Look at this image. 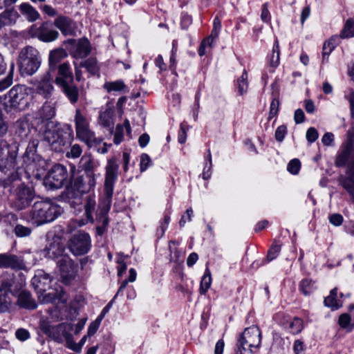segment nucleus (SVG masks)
Wrapping results in <instances>:
<instances>
[{"label": "nucleus", "instance_id": "obj_1", "mask_svg": "<svg viewBox=\"0 0 354 354\" xmlns=\"http://www.w3.org/2000/svg\"><path fill=\"white\" fill-rule=\"evenodd\" d=\"M73 130L68 125L61 127L59 124L48 122L41 136L52 150L57 152L63 151L64 147L73 140Z\"/></svg>", "mask_w": 354, "mask_h": 354}, {"label": "nucleus", "instance_id": "obj_2", "mask_svg": "<svg viewBox=\"0 0 354 354\" xmlns=\"http://www.w3.org/2000/svg\"><path fill=\"white\" fill-rule=\"evenodd\" d=\"M61 214L59 205L48 201H38L34 203L29 216L33 223L40 225L54 221Z\"/></svg>", "mask_w": 354, "mask_h": 354}, {"label": "nucleus", "instance_id": "obj_3", "mask_svg": "<svg viewBox=\"0 0 354 354\" xmlns=\"http://www.w3.org/2000/svg\"><path fill=\"white\" fill-rule=\"evenodd\" d=\"M58 76L55 78V83L59 86L71 102H75L78 98V91L73 84V75L68 63L61 64L57 67Z\"/></svg>", "mask_w": 354, "mask_h": 354}, {"label": "nucleus", "instance_id": "obj_4", "mask_svg": "<svg viewBox=\"0 0 354 354\" xmlns=\"http://www.w3.org/2000/svg\"><path fill=\"white\" fill-rule=\"evenodd\" d=\"M18 64L22 75H33L41 64L38 50L32 46H26L21 49L19 55Z\"/></svg>", "mask_w": 354, "mask_h": 354}, {"label": "nucleus", "instance_id": "obj_5", "mask_svg": "<svg viewBox=\"0 0 354 354\" xmlns=\"http://www.w3.org/2000/svg\"><path fill=\"white\" fill-rule=\"evenodd\" d=\"M95 185L91 176L80 175L73 178L65 194L68 199H80L83 194L88 192Z\"/></svg>", "mask_w": 354, "mask_h": 354}, {"label": "nucleus", "instance_id": "obj_6", "mask_svg": "<svg viewBox=\"0 0 354 354\" xmlns=\"http://www.w3.org/2000/svg\"><path fill=\"white\" fill-rule=\"evenodd\" d=\"M76 136L87 145L100 144L102 139L96 138L95 133L91 130L88 119L81 112H76L75 117Z\"/></svg>", "mask_w": 354, "mask_h": 354}, {"label": "nucleus", "instance_id": "obj_7", "mask_svg": "<svg viewBox=\"0 0 354 354\" xmlns=\"http://www.w3.org/2000/svg\"><path fill=\"white\" fill-rule=\"evenodd\" d=\"M261 331L257 326L245 329L240 336L236 346V354H243V351L249 350L252 352V348H258L261 344Z\"/></svg>", "mask_w": 354, "mask_h": 354}, {"label": "nucleus", "instance_id": "obj_8", "mask_svg": "<svg viewBox=\"0 0 354 354\" xmlns=\"http://www.w3.org/2000/svg\"><path fill=\"white\" fill-rule=\"evenodd\" d=\"M67 248L75 256L86 254L91 248L90 235L85 232H77L68 239Z\"/></svg>", "mask_w": 354, "mask_h": 354}, {"label": "nucleus", "instance_id": "obj_9", "mask_svg": "<svg viewBox=\"0 0 354 354\" xmlns=\"http://www.w3.org/2000/svg\"><path fill=\"white\" fill-rule=\"evenodd\" d=\"M12 205L14 208L21 210L28 207L35 197L34 189L24 183L19 185L15 190Z\"/></svg>", "mask_w": 354, "mask_h": 354}, {"label": "nucleus", "instance_id": "obj_10", "mask_svg": "<svg viewBox=\"0 0 354 354\" xmlns=\"http://www.w3.org/2000/svg\"><path fill=\"white\" fill-rule=\"evenodd\" d=\"M26 97V88L24 86L17 85L13 86L3 100L5 109H24L20 106L25 104Z\"/></svg>", "mask_w": 354, "mask_h": 354}, {"label": "nucleus", "instance_id": "obj_11", "mask_svg": "<svg viewBox=\"0 0 354 354\" xmlns=\"http://www.w3.org/2000/svg\"><path fill=\"white\" fill-rule=\"evenodd\" d=\"M62 281L68 285L76 277L77 268L73 259L67 254L57 261Z\"/></svg>", "mask_w": 354, "mask_h": 354}, {"label": "nucleus", "instance_id": "obj_12", "mask_svg": "<svg viewBox=\"0 0 354 354\" xmlns=\"http://www.w3.org/2000/svg\"><path fill=\"white\" fill-rule=\"evenodd\" d=\"M16 152L10 150L9 144L3 140H0V171L6 174L14 170L15 167Z\"/></svg>", "mask_w": 354, "mask_h": 354}, {"label": "nucleus", "instance_id": "obj_13", "mask_svg": "<svg viewBox=\"0 0 354 354\" xmlns=\"http://www.w3.org/2000/svg\"><path fill=\"white\" fill-rule=\"evenodd\" d=\"M68 177L67 171L62 165H54L45 178V184L51 189L61 188Z\"/></svg>", "mask_w": 354, "mask_h": 354}, {"label": "nucleus", "instance_id": "obj_14", "mask_svg": "<svg viewBox=\"0 0 354 354\" xmlns=\"http://www.w3.org/2000/svg\"><path fill=\"white\" fill-rule=\"evenodd\" d=\"M41 330L56 342L63 343L65 336L72 330V326L65 323L56 326H51L47 323H44L41 325Z\"/></svg>", "mask_w": 354, "mask_h": 354}, {"label": "nucleus", "instance_id": "obj_15", "mask_svg": "<svg viewBox=\"0 0 354 354\" xmlns=\"http://www.w3.org/2000/svg\"><path fill=\"white\" fill-rule=\"evenodd\" d=\"M17 294V290L12 289V283L10 281L3 280L0 286V313H4L10 310L12 305L11 296Z\"/></svg>", "mask_w": 354, "mask_h": 354}, {"label": "nucleus", "instance_id": "obj_16", "mask_svg": "<svg viewBox=\"0 0 354 354\" xmlns=\"http://www.w3.org/2000/svg\"><path fill=\"white\" fill-rule=\"evenodd\" d=\"M118 165L114 160L109 161L106 167V178L104 181V194L108 203L111 202L113 196V185L116 178Z\"/></svg>", "mask_w": 354, "mask_h": 354}, {"label": "nucleus", "instance_id": "obj_17", "mask_svg": "<svg viewBox=\"0 0 354 354\" xmlns=\"http://www.w3.org/2000/svg\"><path fill=\"white\" fill-rule=\"evenodd\" d=\"M0 268L18 271L26 269L24 258L12 253L0 254Z\"/></svg>", "mask_w": 354, "mask_h": 354}, {"label": "nucleus", "instance_id": "obj_18", "mask_svg": "<svg viewBox=\"0 0 354 354\" xmlns=\"http://www.w3.org/2000/svg\"><path fill=\"white\" fill-rule=\"evenodd\" d=\"M37 299L41 304H50L53 303L56 300H59L62 303L66 301V297L65 292L59 288H49L46 290H42L37 292Z\"/></svg>", "mask_w": 354, "mask_h": 354}, {"label": "nucleus", "instance_id": "obj_19", "mask_svg": "<svg viewBox=\"0 0 354 354\" xmlns=\"http://www.w3.org/2000/svg\"><path fill=\"white\" fill-rule=\"evenodd\" d=\"M64 245L60 239L58 237H55L47 243L43 250V253L46 258L57 259L66 255L64 254Z\"/></svg>", "mask_w": 354, "mask_h": 354}, {"label": "nucleus", "instance_id": "obj_20", "mask_svg": "<svg viewBox=\"0 0 354 354\" xmlns=\"http://www.w3.org/2000/svg\"><path fill=\"white\" fill-rule=\"evenodd\" d=\"M54 26L58 28L64 36H75L77 31L76 23L66 16H59L54 21Z\"/></svg>", "mask_w": 354, "mask_h": 354}, {"label": "nucleus", "instance_id": "obj_21", "mask_svg": "<svg viewBox=\"0 0 354 354\" xmlns=\"http://www.w3.org/2000/svg\"><path fill=\"white\" fill-rule=\"evenodd\" d=\"M348 138L347 142L344 145L342 150L337 156L335 160V165L337 167L345 166L346 163L348 160L351 153L353 152L354 149V140L353 139V137L354 136V133L351 131H348Z\"/></svg>", "mask_w": 354, "mask_h": 354}, {"label": "nucleus", "instance_id": "obj_22", "mask_svg": "<svg viewBox=\"0 0 354 354\" xmlns=\"http://www.w3.org/2000/svg\"><path fill=\"white\" fill-rule=\"evenodd\" d=\"M71 55L75 59H82L88 56L91 50L88 40L86 38L79 39L73 48L68 49Z\"/></svg>", "mask_w": 354, "mask_h": 354}, {"label": "nucleus", "instance_id": "obj_23", "mask_svg": "<svg viewBox=\"0 0 354 354\" xmlns=\"http://www.w3.org/2000/svg\"><path fill=\"white\" fill-rule=\"evenodd\" d=\"M52 281L50 275L42 270H39L31 280L32 285L37 292L46 290L50 288V283Z\"/></svg>", "mask_w": 354, "mask_h": 354}, {"label": "nucleus", "instance_id": "obj_24", "mask_svg": "<svg viewBox=\"0 0 354 354\" xmlns=\"http://www.w3.org/2000/svg\"><path fill=\"white\" fill-rule=\"evenodd\" d=\"M17 297V304L23 308L33 310L37 306L35 300L32 297L30 292L21 290L19 292L17 291L15 295Z\"/></svg>", "mask_w": 354, "mask_h": 354}, {"label": "nucleus", "instance_id": "obj_25", "mask_svg": "<svg viewBox=\"0 0 354 354\" xmlns=\"http://www.w3.org/2000/svg\"><path fill=\"white\" fill-rule=\"evenodd\" d=\"M19 17L18 12L13 8L5 10L0 14V29L14 25Z\"/></svg>", "mask_w": 354, "mask_h": 354}, {"label": "nucleus", "instance_id": "obj_26", "mask_svg": "<svg viewBox=\"0 0 354 354\" xmlns=\"http://www.w3.org/2000/svg\"><path fill=\"white\" fill-rule=\"evenodd\" d=\"M21 14L29 22H34L40 18L39 12L29 3H22L19 6Z\"/></svg>", "mask_w": 354, "mask_h": 354}, {"label": "nucleus", "instance_id": "obj_27", "mask_svg": "<svg viewBox=\"0 0 354 354\" xmlns=\"http://www.w3.org/2000/svg\"><path fill=\"white\" fill-rule=\"evenodd\" d=\"M59 32L55 30H48L45 24H43L37 30V37L44 42H50L57 39Z\"/></svg>", "mask_w": 354, "mask_h": 354}, {"label": "nucleus", "instance_id": "obj_28", "mask_svg": "<svg viewBox=\"0 0 354 354\" xmlns=\"http://www.w3.org/2000/svg\"><path fill=\"white\" fill-rule=\"evenodd\" d=\"M53 75L51 72H47L41 78L37 86V89L39 93L44 95L45 96L49 95L53 89L51 84V80Z\"/></svg>", "mask_w": 354, "mask_h": 354}, {"label": "nucleus", "instance_id": "obj_29", "mask_svg": "<svg viewBox=\"0 0 354 354\" xmlns=\"http://www.w3.org/2000/svg\"><path fill=\"white\" fill-rule=\"evenodd\" d=\"M98 123L104 128H106L112 133L115 124L113 112H100L98 117Z\"/></svg>", "mask_w": 354, "mask_h": 354}, {"label": "nucleus", "instance_id": "obj_30", "mask_svg": "<svg viewBox=\"0 0 354 354\" xmlns=\"http://www.w3.org/2000/svg\"><path fill=\"white\" fill-rule=\"evenodd\" d=\"M80 167L84 171L83 175L91 176L93 178H95L93 169L95 165L93 160L90 156H83L80 160Z\"/></svg>", "mask_w": 354, "mask_h": 354}, {"label": "nucleus", "instance_id": "obj_31", "mask_svg": "<svg viewBox=\"0 0 354 354\" xmlns=\"http://www.w3.org/2000/svg\"><path fill=\"white\" fill-rule=\"evenodd\" d=\"M80 67L85 68L91 75H99L100 66L97 59L94 57H90L80 62Z\"/></svg>", "mask_w": 354, "mask_h": 354}, {"label": "nucleus", "instance_id": "obj_32", "mask_svg": "<svg viewBox=\"0 0 354 354\" xmlns=\"http://www.w3.org/2000/svg\"><path fill=\"white\" fill-rule=\"evenodd\" d=\"M338 181L339 184L348 192L354 201V180L340 176Z\"/></svg>", "mask_w": 354, "mask_h": 354}, {"label": "nucleus", "instance_id": "obj_33", "mask_svg": "<svg viewBox=\"0 0 354 354\" xmlns=\"http://www.w3.org/2000/svg\"><path fill=\"white\" fill-rule=\"evenodd\" d=\"M104 88L110 93L112 91H122L126 88V85L122 80L106 82L103 86Z\"/></svg>", "mask_w": 354, "mask_h": 354}, {"label": "nucleus", "instance_id": "obj_34", "mask_svg": "<svg viewBox=\"0 0 354 354\" xmlns=\"http://www.w3.org/2000/svg\"><path fill=\"white\" fill-rule=\"evenodd\" d=\"M95 200L91 196L86 197V201L84 205L85 214L88 221H90L91 222L93 221V213L95 209Z\"/></svg>", "mask_w": 354, "mask_h": 354}, {"label": "nucleus", "instance_id": "obj_35", "mask_svg": "<svg viewBox=\"0 0 354 354\" xmlns=\"http://www.w3.org/2000/svg\"><path fill=\"white\" fill-rule=\"evenodd\" d=\"M105 201L106 204L104 207L102 208V209L100 210V213L97 214V219L98 222L100 223V225L106 228L109 223V218L106 216V215L110 209L111 202L109 203L106 198Z\"/></svg>", "mask_w": 354, "mask_h": 354}, {"label": "nucleus", "instance_id": "obj_36", "mask_svg": "<svg viewBox=\"0 0 354 354\" xmlns=\"http://www.w3.org/2000/svg\"><path fill=\"white\" fill-rule=\"evenodd\" d=\"M212 283V278L210 271L208 268H206L205 274L202 277L200 286V293L205 295L207 290L210 288Z\"/></svg>", "mask_w": 354, "mask_h": 354}, {"label": "nucleus", "instance_id": "obj_37", "mask_svg": "<svg viewBox=\"0 0 354 354\" xmlns=\"http://www.w3.org/2000/svg\"><path fill=\"white\" fill-rule=\"evenodd\" d=\"M67 56V53L63 49H57L50 52L49 55L50 65L57 64L62 58Z\"/></svg>", "mask_w": 354, "mask_h": 354}, {"label": "nucleus", "instance_id": "obj_38", "mask_svg": "<svg viewBox=\"0 0 354 354\" xmlns=\"http://www.w3.org/2000/svg\"><path fill=\"white\" fill-rule=\"evenodd\" d=\"M248 73L244 71L241 76L237 80L238 92L240 95H243L248 91Z\"/></svg>", "mask_w": 354, "mask_h": 354}, {"label": "nucleus", "instance_id": "obj_39", "mask_svg": "<svg viewBox=\"0 0 354 354\" xmlns=\"http://www.w3.org/2000/svg\"><path fill=\"white\" fill-rule=\"evenodd\" d=\"M354 36V20L348 19L345 24L343 30L341 32L340 37L342 38H348Z\"/></svg>", "mask_w": 354, "mask_h": 354}, {"label": "nucleus", "instance_id": "obj_40", "mask_svg": "<svg viewBox=\"0 0 354 354\" xmlns=\"http://www.w3.org/2000/svg\"><path fill=\"white\" fill-rule=\"evenodd\" d=\"M337 288H334L330 291L329 296L326 297L324 299V304L326 306L331 307L333 308L337 309L339 308V305L337 304L336 300L337 297Z\"/></svg>", "mask_w": 354, "mask_h": 354}, {"label": "nucleus", "instance_id": "obj_41", "mask_svg": "<svg viewBox=\"0 0 354 354\" xmlns=\"http://www.w3.org/2000/svg\"><path fill=\"white\" fill-rule=\"evenodd\" d=\"M272 53L273 54L270 60V65L272 67H277L279 64L280 56L279 44L277 39L275 41L273 46Z\"/></svg>", "mask_w": 354, "mask_h": 354}, {"label": "nucleus", "instance_id": "obj_42", "mask_svg": "<svg viewBox=\"0 0 354 354\" xmlns=\"http://www.w3.org/2000/svg\"><path fill=\"white\" fill-rule=\"evenodd\" d=\"M303 328V322L298 317L294 318V319L289 324V329L290 333L292 334H298L301 331Z\"/></svg>", "mask_w": 354, "mask_h": 354}, {"label": "nucleus", "instance_id": "obj_43", "mask_svg": "<svg viewBox=\"0 0 354 354\" xmlns=\"http://www.w3.org/2000/svg\"><path fill=\"white\" fill-rule=\"evenodd\" d=\"M335 48L334 39H330L328 41L325 42L323 46L322 57L323 62L327 61L328 55L333 51Z\"/></svg>", "mask_w": 354, "mask_h": 354}, {"label": "nucleus", "instance_id": "obj_44", "mask_svg": "<svg viewBox=\"0 0 354 354\" xmlns=\"http://www.w3.org/2000/svg\"><path fill=\"white\" fill-rule=\"evenodd\" d=\"M14 232L18 237H26L30 235L32 230L28 227L18 224L15 226Z\"/></svg>", "mask_w": 354, "mask_h": 354}, {"label": "nucleus", "instance_id": "obj_45", "mask_svg": "<svg viewBox=\"0 0 354 354\" xmlns=\"http://www.w3.org/2000/svg\"><path fill=\"white\" fill-rule=\"evenodd\" d=\"M64 340H66L68 348L77 353L80 352V346L73 341V335L71 334L70 331L65 336Z\"/></svg>", "mask_w": 354, "mask_h": 354}, {"label": "nucleus", "instance_id": "obj_46", "mask_svg": "<svg viewBox=\"0 0 354 354\" xmlns=\"http://www.w3.org/2000/svg\"><path fill=\"white\" fill-rule=\"evenodd\" d=\"M300 289L304 295H308L313 289V284L311 280L304 279L300 283Z\"/></svg>", "mask_w": 354, "mask_h": 354}, {"label": "nucleus", "instance_id": "obj_47", "mask_svg": "<svg viewBox=\"0 0 354 354\" xmlns=\"http://www.w3.org/2000/svg\"><path fill=\"white\" fill-rule=\"evenodd\" d=\"M281 250V245L277 244H273L270 247V250L268 252L267 254V260L268 261H272L274 259L277 255L279 254V252Z\"/></svg>", "mask_w": 354, "mask_h": 354}, {"label": "nucleus", "instance_id": "obj_48", "mask_svg": "<svg viewBox=\"0 0 354 354\" xmlns=\"http://www.w3.org/2000/svg\"><path fill=\"white\" fill-rule=\"evenodd\" d=\"M300 162L298 159L292 160L288 165L287 169L292 174H297L300 169Z\"/></svg>", "mask_w": 354, "mask_h": 354}, {"label": "nucleus", "instance_id": "obj_49", "mask_svg": "<svg viewBox=\"0 0 354 354\" xmlns=\"http://www.w3.org/2000/svg\"><path fill=\"white\" fill-rule=\"evenodd\" d=\"M123 125L118 124L114 133L113 142L115 145H119L123 140Z\"/></svg>", "mask_w": 354, "mask_h": 354}, {"label": "nucleus", "instance_id": "obj_50", "mask_svg": "<svg viewBox=\"0 0 354 354\" xmlns=\"http://www.w3.org/2000/svg\"><path fill=\"white\" fill-rule=\"evenodd\" d=\"M151 162V158L147 153H142L140 156V169L142 172L145 171Z\"/></svg>", "mask_w": 354, "mask_h": 354}, {"label": "nucleus", "instance_id": "obj_51", "mask_svg": "<svg viewBox=\"0 0 354 354\" xmlns=\"http://www.w3.org/2000/svg\"><path fill=\"white\" fill-rule=\"evenodd\" d=\"M271 19L270 12L268 10V3H265L262 6V11L261 14V19L265 23H269Z\"/></svg>", "mask_w": 354, "mask_h": 354}, {"label": "nucleus", "instance_id": "obj_52", "mask_svg": "<svg viewBox=\"0 0 354 354\" xmlns=\"http://www.w3.org/2000/svg\"><path fill=\"white\" fill-rule=\"evenodd\" d=\"M101 321L102 319L97 317L94 322L91 323V324L88 326L87 332V335L88 336H92L96 333L100 326Z\"/></svg>", "mask_w": 354, "mask_h": 354}, {"label": "nucleus", "instance_id": "obj_53", "mask_svg": "<svg viewBox=\"0 0 354 354\" xmlns=\"http://www.w3.org/2000/svg\"><path fill=\"white\" fill-rule=\"evenodd\" d=\"M351 322V317L346 314L344 313L341 315L339 317V324L343 328H346L349 326Z\"/></svg>", "mask_w": 354, "mask_h": 354}, {"label": "nucleus", "instance_id": "obj_54", "mask_svg": "<svg viewBox=\"0 0 354 354\" xmlns=\"http://www.w3.org/2000/svg\"><path fill=\"white\" fill-rule=\"evenodd\" d=\"M317 131L313 127L309 128L306 132V139L308 141L310 142H313L317 139Z\"/></svg>", "mask_w": 354, "mask_h": 354}, {"label": "nucleus", "instance_id": "obj_55", "mask_svg": "<svg viewBox=\"0 0 354 354\" xmlns=\"http://www.w3.org/2000/svg\"><path fill=\"white\" fill-rule=\"evenodd\" d=\"M286 126L281 125L275 131L276 140L279 142H281L283 140L285 135L286 134Z\"/></svg>", "mask_w": 354, "mask_h": 354}, {"label": "nucleus", "instance_id": "obj_56", "mask_svg": "<svg viewBox=\"0 0 354 354\" xmlns=\"http://www.w3.org/2000/svg\"><path fill=\"white\" fill-rule=\"evenodd\" d=\"M12 83V75L10 73L6 77L0 80V91L8 88Z\"/></svg>", "mask_w": 354, "mask_h": 354}, {"label": "nucleus", "instance_id": "obj_57", "mask_svg": "<svg viewBox=\"0 0 354 354\" xmlns=\"http://www.w3.org/2000/svg\"><path fill=\"white\" fill-rule=\"evenodd\" d=\"M16 337L20 341H25L30 337L29 332L24 328H19L16 331Z\"/></svg>", "mask_w": 354, "mask_h": 354}, {"label": "nucleus", "instance_id": "obj_58", "mask_svg": "<svg viewBox=\"0 0 354 354\" xmlns=\"http://www.w3.org/2000/svg\"><path fill=\"white\" fill-rule=\"evenodd\" d=\"M333 141L334 135L330 132L326 133L322 138V142L325 146H331L333 143Z\"/></svg>", "mask_w": 354, "mask_h": 354}, {"label": "nucleus", "instance_id": "obj_59", "mask_svg": "<svg viewBox=\"0 0 354 354\" xmlns=\"http://www.w3.org/2000/svg\"><path fill=\"white\" fill-rule=\"evenodd\" d=\"M329 221L333 225L339 226L342 223L343 217L339 214H333L330 216Z\"/></svg>", "mask_w": 354, "mask_h": 354}, {"label": "nucleus", "instance_id": "obj_60", "mask_svg": "<svg viewBox=\"0 0 354 354\" xmlns=\"http://www.w3.org/2000/svg\"><path fill=\"white\" fill-rule=\"evenodd\" d=\"M19 179V176L17 172H12L10 176L8 178L3 180V186L5 187L10 185L12 183Z\"/></svg>", "mask_w": 354, "mask_h": 354}, {"label": "nucleus", "instance_id": "obj_61", "mask_svg": "<svg viewBox=\"0 0 354 354\" xmlns=\"http://www.w3.org/2000/svg\"><path fill=\"white\" fill-rule=\"evenodd\" d=\"M295 354H301L304 351V344L302 341L297 339L294 343L293 346Z\"/></svg>", "mask_w": 354, "mask_h": 354}, {"label": "nucleus", "instance_id": "obj_62", "mask_svg": "<svg viewBox=\"0 0 354 354\" xmlns=\"http://www.w3.org/2000/svg\"><path fill=\"white\" fill-rule=\"evenodd\" d=\"M82 153V148L79 145H74L71 147L70 154L73 158H78Z\"/></svg>", "mask_w": 354, "mask_h": 354}, {"label": "nucleus", "instance_id": "obj_63", "mask_svg": "<svg viewBox=\"0 0 354 354\" xmlns=\"http://www.w3.org/2000/svg\"><path fill=\"white\" fill-rule=\"evenodd\" d=\"M41 8L45 14L50 17H54L57 15L56 10L49 5H44Z\"/></svg>", "mask_w": 354, "mask_h": 354}, {"label": "nucleus", "instance_id": "obj_64", "mask_svg": "<svg viewBox=\"0 0 354 354\" xmlns=\"http://www.w3.org/2000/svg\"><path fill=\"white\" fill-rule=\"evenodd\" d=\"M346 174H348V176H346V178L354 180V158H352L348 164Z\"/></svg>", "mask_w": 354, "mask_h": 354}]
</instances>
